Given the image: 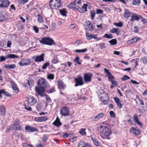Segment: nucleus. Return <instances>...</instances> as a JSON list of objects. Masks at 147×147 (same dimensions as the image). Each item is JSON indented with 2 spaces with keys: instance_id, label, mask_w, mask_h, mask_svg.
<instances>
[{
  "instance_id": "nucleus-22",
  "label": "nucleus",
  "mask_w": 147,
  "mask_h": 147,
  "mask_svg": "<svg viewBox=\"0 0 147 147\" xmlns=\"http://www.w3.org/2000/svg\"><path fill=\"white\" fill-rule=\"evenodd\" d=\"M130 131L134 134L138 135L140 134V132L138 130L136 129L134 127H132L130 129Z\"/></svg>"
},
{
  "instance_id": "nucleus-33",
  "label": "nucleus",
  "mask_w": 147,
  "mask_h": 147,
  "mask_svg": "<svg viewBox=\"0 0 147 147\" xmlns=\"http://www.w3.org/2000/svg\"><path fill=\"white\" fill-rule=\"evenodd\" d=\"M140 61L142 62L143 63L147 65V57H144L140 59Z\"/></svg>"
},
{
  "instance_id": "nucleus-13",
  "label": "nucleus",
  "mask_w": 147,
  "mask_h": 147,
  "mask_svg": "<svg viewBox=\"0 0 147 147\" xmlns=\"http://www.w3.org/2000/svg\"><path fill=\"white\" fill-rule=\"evenodd\" d=\"M25 130L27 132H30L38 131V129L36 128L28 125H26L25 127Z\"/></svg>"
},
{
  "instance_id": "nucleus-45",
  "label": "nucleus",
  "mask_w": 147,
  "mask_h": 147,
  "mask_svg": "<svg viewBox=\"0 0 147 147\" xmlns=\"http://www.w3.org/2000/svg\"><path fill=\"white\" fill-rule=\"evenodd\" d=\"M130 77L127 75H124L123 77L121 78V79L123 81H125L128 79H130Z\"/></svg>"
},
{
  "instance_id": "nucleus-8",
  "label": "nucleus",
  "mask_w": 147,
  "mask_h": 147,
  "mask_svg": "<svg viewBox=\"0 0 147 147\" xmlns=\"http://www.w3.org/2000/svg\"><path fill=\"white\" fill-rule=\"evenodd\" d=\"M92 76V74L90 73H89L85 74L84 76V81L85 82H90L91 81Z\"/></svg>"
},
{
  "instance_id": "nucleus-9",
  "label": "nucleus",
  "mask_w": 147,
  "mask_h": 147,
  "mask_svg": "<svg viewBox=\"0 0 147 147\" xmlns=\"http://www.w3.org/2000/svg\"><path fill=\"white\" fill-rule=\"evenodd\" d=\"M31 63V60L28 59H22L21 61L19 63V65L23 66L30 64Z\"/></svg>"
},
{
  "instance_id": "nucleus-62",
  "label": "nucleus",
  "mask_w": 147,
  "mask_h": 147,
  "mask_svg": "<svg viewBox=\"0 0 147 147\" xmlns=\"http://www.w3.org/2000/svg\"><path fill=\"white\" fill-rule=\"evenodd\" d=\"M96 12L97 14H101L102 13L103 11L100 9H96Z\"/></svg>"
},
{
  "instance_id": "nucleus-50",
  "label": "nucleus",
  "mask_w": 147,
  "mask_h": 147,
  "mask_svg": "<svg viewBox=\"0 0 147 147\" xmlns=\"http://www.w3.org/2000/svg\"><path fill=\"white\" fill-rule=\"evenodd\" d=\"M51 26L52 27V31H54L57 29L56 24L55 23L52 22L51 24Z\"/></svg>"
},
{
  "instance_id": "nucleus-43",
  "label": "nucleus",
  "mask_w": 147,
  "mask_h": 147,
  "mask_svg": "<svg viewBox=\"0 0 147 147\" xmlns=\"http://www.w3.org/2000/svg\"><path fill=\"white\" fill-rule=\"evenodd\" d=\"M82 42V41L81 40H76L74 43V45L76 44V46H79Z\"/></svg>"
},
{
  "instance_id": "nucleus-10",
  "label": "nucleus",
  "mask_w": 147,
  "mask_h": 147,
  "mask_svg": "<svg viewBox=\"0 0 147 147\" xmlns=\"http://www.w3.org/2000/svg\"><path fill=\"white\" fill-rule=\"evenodd\" d=\"M28 104L30 106L33 105L37 102L36 99L33 96H30L28 98Z\"/></svg>"
},
{
  "instance_id": "nucleus-54",
  "label": "nucleus",
  "mask_w": 147,
  "mask_h": 147,
  "mask_svg": "<svg viewBox=\"0 0 147 147\" xmlns=\"http://www.w3.org/2000/svg\"><path fill=\"white\" fill-rule=\"evenodd\" d=\"M48 79L51 80H53L54 78V75L53 74H50L47 76Z\"/></svg>"
},
{
  "instance_id": "nucleus-26",
  "label": "nucleus",
  "mask_w": 147,
  "mask_h": 147,
  "mask_svg": "<svg viewBox=\"0 0 147 147\" xmlns=\"http://www.w3.org/2000/svg\"><path fill=\"white\" fill-rule=\"evenodd\" d=\"M124 10V16L126 18H127L130 16V13L129 11L126 9H125Z\"/></svg>"
},
{
  "instance_id": "nucleus-63",
  "label": "nucleus",
  "mask_w": 147,
  "mask_h": 147,
  "mask_svg": "<svg viewBox=\"0 0 147 147\" xmlns=\"http://www.w3.org/2000/svg\"><path fill=\"white\" fill-rule=\"evenodd\" d=\"M133 31L134 32L136 33H138V27L134 26L133 29Z\"/></svg>"
},
{
  "instance_id": "nucleus-44",
  "label": "nucleus",
  "mask_w": 147,
  "mask_h": 147,
  "mask_svg": "<svg viewBox=\"0 0 147 147\" xmlns=\"http://www.w3.org/2000/svg\"><path fill=\"white\" fill-rule=\"evenodd\" d=\"M79 58L78 57H76L75 58V59L74 60V62H76L79 65H81V62H80L79 61Z\"/></svg>"
},
{
  "instance_id": "nucleus-40",
  "label": "nucleus",
  "mask_w": 147,
  "mask_h": 147,
  "mask_svg": "<svg viewBox=\"0 0 147 147\" xmlns=\"http://www.w3.org/2000/svg\"><path fill=\"white\" fill-rule=\"evenodd\" d=\"M118 30L119 29L117 28H113L110 30V32L112 33H117Z\"/></svg>"
},
{
  "instance_id": "nucleus-14",
  "label": "nucleus",
  "mask_w": 147,
  "mask_h": 147,
  "mask_svg": "<svg viewBox=\"0 0 147 147\" xmlns=\"http://www.w3.org/2000/svg\"><path fill=\"white\" fill-rule=\"evenodd\" d=\"M34 83L33 80H32L30 79L29 80H27L26 83H24L23 85L26 87H31L33 86Z\"/></svg>"
},
{
  "instance_id": "nucleus-34",
  "label": "nucleus",
  "mask_w": 147,
  "mask_h": 147,
  "mask_svg": "<svg viewBox=\"0 0 147 147\" xmlns=\"http://www.w3.org/2000/svg\"><path fill=\"white\" fill-rule=\"evenodd\" d=\"M111 45H114L117 44V40L116 39H112L108 42Z\"/></svg>"
},
{
  "instance_id": "nucleus-12",
  "label": "nucleus",
  "mask_w": 147,
  "mask_h": 147,
  "mask_svg": "<svg viewBox=\"0 0 147 147\" xmlns=\"http://www.w3.org/2000/svg\"><path fill=\"white\" fill-rule=\"evenodd\" d=\"M141 18H142V17L141 16L139 15H138L136 14H134L131 16L130 21L132 22H133L135 20L138 21Z\"/></svg>"
},
{
  "instance_id": "nucleus-58",
  "label": "nucleus",
  "mask_w": 147,
  "mask_h": 147,
  "mask_svg": "<svg viewBox=\"0 0 147 147\" xmlns=\"http://www.w3.org/2000/svg\"><path fill=\"white\" fill-rule=\"evenodd\" d=\"M109 113L110 116L112 117H115V114L113 111H110L109 112Z\"/></svg>"
},
{
  "instance_id": "nucleus-64",
  "label": "nucleus",
  "mask_w": 147,
  "mask_h": 147,
  "mask_svg": "<svg viewBox=\"0 0 147 147\" xmlns=\"http://www.w3.org/2000/svg\"><path fill=\"white\" fill-rule=\"evenodd\" d=\"M12 89L16 93H18V89L16 87H13Z\"/></svg>"
},
{
  "instance_id": "nucleus-24",
  "label": "nucleus",
  "mask_w": 147,
  "mask_h": 147,
  "mask_svg": "<svg viewBox=\"0 0 147 147\" xmlns=\"http://www.w3.org/2000/svg\"><path fill=\"white\" fill-rule=\"evenodd\" d=\"M105 115V114L103 113H98L97 114L96 116L94 117V119L95 121H98V119L104 117Z\"/></svg>"
},
{
  "instance_id": "nucleus-36",
  "label": "nucleus",
  "mask_w": 147,
  "mask_h": 147,
  "mask_svg": "<svg viewBox=\"0 0 147 147\" xmlns=\"http://www.w3.org/2000/svg\"><path fill=\"white\" fill-rule=\"evenodd\" d=\"M19 31H22L24 29V28L23 24H18L17 25Z\"/></svg>"
},
{
  "instance_id": "nucleus-51",
  "label": "nucleus",
  "mask_w": 147,
  "mask_h": 147,
  "mask_svg": "<svg viewBox=\"0 0 147 147\" xmlns=\"http://www.w3.org/2000/svg\"><path fill=\"white\" fill-rule=\"evenodd\" d=\"M76 7H77L76 8V10H77L80 13L84 12V11L82 8L79 7L78 6Z\"/></svg>"
},
{
  "instance_id": "nucleus-29",
  "label": "nucleus",
  "mask_w": 147,
  "mask_h": 147,
  "mask_svg": "<svg viewBox=\"0 0 147 147\" xmlns=\"http://www.w3.org/2000/svg\"><path fill=\"white\" fill-rule=\"evenodd\" d=\"M86 130V129L81 128L79 132L81 135L85 136L86 135V133L85 131Z\"/></svg>"
},
{
  "instance_id": "nucleus-1",
  "label": "nucleus",
  "mask_w": 147,
  "mask_h": 147,
  "mask_svg": "<svg viewBox=\"0 0 147 147\" xmlns=\"http://www.w3.org/2000/svg\"><path fill=\"white\" fill-rule=\"evenodd\" d=\"M38 86L35 87L36 92L40 96H44L45 90L48 85L47 81L43 78H41L38 80Z\"/></svg>"
},
{
  "instance_id": "nucleus-17",
  "label": "nucleus",
  "mask_w": 147,
  "mask_h": 147,
  "mask_svg": "<svg viewBox=\"0 0 147 147\" xmlns=\"http://www.w3.org/2000/svg\"><path fill=\"white\" fill-rule=\"evenodd\" d=\"M114 99L117 107L119 108H121L123 105L120 103L119 99L117 97H114Z\"/></svg>"
},
{
  "instance_id": "nucleus-46",
  "label": "nucleus",
  "mask_w": 147,
  "mask_h": 147,
  "mask_svg": "<svg viewBox=\"0 0 147 147\" xmlns=\"http://www.w3.org/2000/svg\"><path fill=\"white\" fill-rule=\"evenodd\" d=\"M114 24L116 25L117 26L121 27L123 25V24L122 22H120L118 23H115Z\"/></svg>"
},
{
  "instance_id": "nucleus-30",
  "label": "nucleus",
  "mask_w": 147,
  "mask_h": 147,
  "mask_svg": "<svg viewBox=\"0 0 147 147\" xmlns=\"http://www.w3.org/2000/svg\"><path fill=\"white\" fill-rule=\"evenodd\" d=\"M5 68L9 69H13L15 68L16 66L15 64H11L10 65H7L4 66Z\"/></svg>"
},
{
  "instance_id": "nucleus-28",
  "label": "nucleus",
  "mask_w": 147,
  "mask_h": 147,
  "mask_svg": "<svg viewBox=\"0 0 147 147\" xmlns=\"http://www.w3.org/2000/svg\"><path fill=\"white\" fill-rule=\"evenodd\" d=\"M19 57L13 54H8L6 56V58L9 59L18 58Z\"/></svg>"
},
{
  "instance_id": "nucleus-59",
  "label": "nucleus",
  "mask_w": 147,
  "mask_h": 147,
  "mask_svg": "<svg viewBox=\"0 0 147 147\" xmlns=\"http://www.w3.org/2000/svg\"><path fill=\"white\" fill-rule=\"evenodd\" d=\"M88 5L86 4H84L83 5L82 7V8L84 9V10L85 11H87V6Z\"/></svg>"
},
{
  "instance_id": "nucleus-11",
  "label": "nucleus",
  "mask_w": 147,
  "mask_h": 147,
  "mask_svg": "<svg viewBox=\"0 0 147 147\" xmlns=\"http://www.w3.org/2000/svg\"><path fill=\"white\" fill-rule=\"evenodd\" d=\"M86 23L87 26L86 30H87V31H91L94 30L93 24L90 21L86 22Z\"/></svg>"
},
{
  "instance_id": "nucleus-55",
  "label": "nucleus",
  "mask_w": 147,
  "mask_h": 147,
  "mask_svg": "<svg viewBox=\"0 0 147 147\" xmlns=\"http://www.w3.org/2000/svg\"><path fill=\"white\" fill-rule=\"evenodd\" d=\"M41 122L47 121L48 118L46 116H42L40 117Z\"/></svg>"
},
{
  "instance_id": "nucleus-35",
  "label": "nucleus",
  "mask_w": 147,
  "mask_h": 147,
  "mask_svg": "<svg viewBox=\"0 0 147 147\" xmlns=\"http://www.w3.org/2000/svg\"><path fill=\"white\" fill-rule=\"evenodd\" d=\"M13 125H14V126H17L15 128V130H22L20 124L14 123V124H13Z\"/></svg>"
},
{
  "instance_id": "nucleus-2",
  "label": "nucleus",
  "mask_w": 147,
  "mask_h": 147,
  "mask_svg": "<svg viewBox=\"0 0 147 147\" xmlns=\"http://www.w3.org/2000/svg\"><path fill=\"white\" fill-rule=\"evenodd\" d=\"M100 136L103 139H110V136L112 134L111 129L105 126L100 125L98 127Z\"/></svg>"
},
{
  "instance_id": "nucleus-56",
  "label": "nucleus",
  "mask_w": 147,
  "mask_h": 147,
  "mask_svg": "<svg viewBox=\"0 0 147 147\" xmlns=\"http://www.w3.org/2000/svg\"><path fill=\"white\" fill-rule=\"evenodd\" d=\"M49 65V64L48 63H46L44 64L42 66V68L43 69H45Z\"/></svg>"
},
{
  "instance_id": "nucleus-41",
  "label": "nucleus",
  "mask_w": 147,
  "mask_h": 147,
  "mask_svg": "<svg viewBox=\"0 0 147 147\" xmlns=\"http://www.w3.org/2000/svg\"><path fill=\"white\" fill-rule=\"evenodd\" d=\"M6 20V17L3 15H1L0 16V22L5 21Z\"/></svg>"
},
{
  "instance_id": "nucleus-19",
  "label": "nucleus",
  "mask_w": 147,
  "mask_h": 147,
  "mask_svg": "<svg viewBox=\"0 0 147 147\" xmlns=\"http://www.w3.org/2000/svg\"><path fill=\"white\" fill-rule=\"evenodd\" d=\"M10 4L9 2L7 0H2V7H7Z\"/></svg>"
},
{
  "instance_id": "nucleus-7",
  "label": "nucleus",
  "mask_w": 147,
  "mask_h": 147,
  "mask_svg": "<svg viewBox=\"0 0 147 147\" xmlns=\"http://www.w3.org/2000/svg\"><path fill=\"white\" fill-rule=\"evenodd\" d=\"M75 86L76 87L79 86H82L84 84L83 79L81 77H79L75 79Z\"/></svg>"
},
{
  "instance_id": "nucleus-57",
  "label": "nucleus",
  "mask_w": 147,
  "mask_h": 147,
  "mask_svg": "<svg viewBox=\"0 0 147 147\" xmlns=\"http://www.w3.org/2000/svg\"><path fill=\"white\" fill-rule=\"evenodd\" d=\"M28 0H19V3L20 4H24L26 3Z\"/></svg>"
},
{
  "instance_id": "nucleus-3",
  "label": "nucleus",
  "mask_w": 147,
  "mask_h": 147,
  "mask_svg": "<svg viewBox=\"0 0 147 147\" xmlns=\"http://www.w3.org/2000/svg\"><path fill=\"white\" fill-rule=\"evenodd\" d=\"M40 43L42 44L52 46L53 44L55 45V43L54 40L51 38L49 37H44L39 40Z\"/></svg>"
},
{
  "instance_id": "nucleus-4",
  "label": "nucleus",
  "mask_w": 147,
  "mask_h": 147,
  "mask_svg": "<svg viewBox=\"0 0 147 147\" xmlns=\"http://www.w3.org/2000/svg\"><path fill=\"white\" fill-rule=\"evenodd\" d=\"M50 6L51 8L58 9L61 6L60 0H51L50 1Z\"/></svg>"
},
{
  "instance_id": "nucleus-16",
  "label": "nucleus",
  "mask_w": 147,
  "mask_h": 147,
  "mask_svg": "<svg viewBox=\"0 0 147 147\" xmlns=\"http://www.w3.org/2000/svg\"><path fill=\"white\" fill-rule=\"evenodd\" d=\"M44 56V54L42 53L40 55L36 56L35 59V61L36 62H38L43 61Z\"/></svg>"
},
{
  "instance_id": "nucleus-5",
  "label": "nucleus",
  "mask_w": 147,
  "mask_h": 147,
  "mask_svg": "<svg viewBox=\"0 0 147 147\" xmlns=\"http://www.w3.org/2000/svg\"><path fill=\"white\" fill-rule=\"evenodd\" d=\"M102 91V96L100 97L101 98L100 100H102V103L104 105H107L109 103V97L108 95L103 90Z\"/></svg>"
},
{
  "instance_id": "nucleus-23",
  "label": "nucleus",
  "mask_w": 147,
  "mask_h": 147,
  "mask_svg": "<svg viewBox=\"0 0 147 147\" xmlns=\"http://www.w3.org/2000/svg\"><path fill=\"white\" fill-rule=\"evenodd\" d=\"M59 11L60 14L63 16L66 17L67 13V10L65 8H63L59 10Z\"/></svg>"
},
{
  "instance_id": "nucleus-48",
  "label": "nucleus",
  "mask_w": 147,
  "mask_h": 147,
  "mask_svg": "<svg viewBox=\"0 0 147 147\" xmlns=\"http://www.w3.org/2000/svg\"><path fill=\"white\" fill-rule=\"evenodd\" d=\"M109 80L111 82L115 80V78L114 76L111 74L109 75Z\"/></svg>"
},
{
  "instance_id": "nucleus-49",
  "label": "nucleus",
  "mask_w": 147,
  "mask_h": 147,
  "mask_svg": "<svg viewBox=\"0 0 147 147\" xmlns=\"http://www.w3.org/2000/svg\"><path fill=\"white\" fill-rule=\"evenodd\" d=\"M133 117L134 119V120L135 123H136V122L139 121L138 118V115H137L136 114L134 115Z\"/></svg>"
},
{
  "instance_id": "nucleus-32",
  "label": "nucleus",
  "mask_w": 147,
  "mask_h": 147,
  "mask_svg": "<svg viewBox=\"0 0 147 147\" xmlns=\"http://www.w3.org/2000/svg\"><path fill=\"white\" fill-rule=\"evenodd\" d=\"M140 0H133L132 3V4L133 5L137 6L140 5Z\"/></svg>"
},
{
  "instance_id": "nucleus-61",
  "label": "nucleus",
  "mask_w": 147,
  "mask_h": 147,
  "mask_svg": "<svg viewBox=\"0 0 147 147\" xmlns=\"http://www.w3.org/2000/svg\"><path fill=\"white\" fill-rule=\"evenodd\" d=\"M7 58H6V56L5 57H3V56H1L0 57V61L1 62L3 61H5L6 59Z\"/></svg>"
},
{
  "instance_id": "nucleus-18",
  "label": "nucleus",
  "mask_w": 147,
  "mask_h": 147,
  "mask_svg": "<svg viewBox=\"0 0 147 147\" xmlns=\"http://www.w3.org/2000/svg\"><path fill=\"white\" fill-rule=\"evenodd\" d=\"M140 39L139 38L134 37L128 40L127 42L130 44H132L137 42Z\"/></svg>"
},
{
  "instance_id": "nucleus-53",
  "label": "nucleus",
  "mask_w": 147,
  "mask_h": 147,
  "mask_svg": "<svg viewBox=\"0 0 147 147\" xmlns=\"http://www.w3.org/2000/svg\"><path fill=\"white\" fill-rule=\"evenodd\" d=\"M99 46L100 49H104L105 48V44L104 43H101L99 44Z\"/></svg>"
},
{
  "instance_id": "nucleus-38",
  "label": "nucleus",
  "mask_w": 147,
  "mask_h": 147,
  "mask_svg": "<svg viewBox=\"0 0 147 147\" xmlns=\"http://www.w3.org/2000/svg\"><path fill=\"white\" fill-rule=\"evenodd\" d=\"M87 51V49L85 48L83 49H77L75 50V51L76 53H85Z\"/></svg>"
},
{
  "instance_id": "nucleus-37",
  "label": "nucleus",
  "mask_w": 147,
  "mask_h": 147,
  "mask_svg": "<svg viewBox=\"0 0 147 147\" xmlns=\"http://www.w3.org/2000/svg\"><path fill=\"white\" fill-rule=\"evenodd\" d=\"M103 38H113L112 35L111 34H105L103 36Z\"/></svg>"
},
{
  "instance_id": "nucleus-47",
  "label": "nucleus",
  "mask_w": 147,
  "mask_h": 147,
  "mask_svg": "<svg viewBox=\"0 0 147 147\" xmlns=\"http://www.w3.org/2000/svg\"><path fill=\"white\" fill-rule=\"evenodd\" d=\"M86 36L87 37V39L89 40L92 39V34H90L88 32H86Z\"/></svg>"
},
{
  "instance_id": "nucleus-6",
  "label": "nucleus",
  "mask_w": 147,
  "mask_h": 147,
  "mask_svg": "<svg viewBox=\"0 0 147 147\" xmlns=\"http://www.w3.org/2000/svg\"><path fill=\"white\" fill-rule=\"evenodd\" d=\"M69 110L68 108L66 107H64L60 109L61 114L63 116H65L69 115Z\"/></svg>"
},
{
  "instance_id": "nucleus-27",
  "label": "nucleus",
  "mask_w": 147,
  "mask_h": 147,
  "mask_svg": "<svg viewBox=\"0 0 147 147\" xmlns=\"http://www.w3.org/2000/svg\"><path fill=\"white\" fill-rule=\"evenodd\" d=\"M91 139L95 146H98L100 145V142L96 138L94 137H92Z\"/></svg>"
},
{
  "instance_id": "nucleus-31",
  "label": "nucleus",
  "mask_w": 147,
  "mask_h": 147,
  "mask_svg": "<svg viewBox=\"0 0 147 147\" xmlns=\"http://www.w3.org/2000/svg\"><path fill=\"white\" fill-rule=\"evenodd\" d=\"M59 86L62 88L63 89H64L65 88L66 86L65 84L63 83L62 81L61 80H59L58 83Z\"/></svg>"
},
{
  "instance_id": "nucleus-21",
  "label": "nucleus",
  "mask_w": 147,
  "mask_h": 147,
  "mask_svg": "<svg viewBox=\"0 0 147 147\" xmlns=\"http://www.w3.org/2000/svg\"><path fill=\"white\" fill-rule=\"evenodd\" d=\"M6 109L4 106L2 105L0 106V112L1 115L4 116L6 113Z\"/></svg>"
},
{
  "instance_id": "nucleus-60",
  "label": "nucleus",
  "mask_w": 147,
  "mask_h": 147,
  "mask_svg": "<svg viewBox=\"0 0 147 147\" xmlns=\"http://www.w3.org/2000/svg\"><path fill=\"white\" fill-rule=\"evenodd\" d=\"M46 96V100H47L48 102L50 103L51 102V98L49 97L47 95L44 94V96Z\"/></svg>"
},
{
  "instance_id": "nucleus-20",
  "label": "nucleus",
  "mask_w": 147,
  "mask_h": 147,
  "mask_svg": "<svg viewBox=\"0 0 147 147\" xmlns=\"http://www.w3.org/2000/svg\"><path fill=\"white\" fill-rule=\"evenodd\" d=\"M90 144L84 142H80L78 143V147H90Z\"/></svg>"
},
{
  "instance_id": "nucleus-42",
  "label": "nucleus",
  "mask_w": 147,
  "mask_h": 147,
  "mask_svg": "<svg viewBox=\"0 0 147 147\" xmlns=\"http://www.w3.org/2000/svg\"><path fill=\"white\" fill-rule=\"evenodd\" d=\"M38 22L40 23L42 22L43 21L42 17L39 14H38Z\"/></svg>"
},
{
  "instance_id": "nucleus-25",
  "label": "nucleus",
  "mask_w": 147,
  "mask_h": 147,
  "mask_svg": "<svg viewBox=\"0 0 147 147\" xmlns=\"http://www.w3.org/2000/svg\"><path fill=\"white\" fill-rule=\"evenodd\" d=\"M53 124L57 127H58L61 125V123L58 117L56 120L53 122Z\"/></svg>"
},
{
  "instance_id": "nucleus-15",
  "label": "nucleus",
  "mask_w": 147,
  "mask_h": 147,
  "mask_svg": "<svg viewBox=\"0 0 147 147\" xmlns=\"http://www.w3.org/2000/svg\"><path fill=\"white\" fill-rule=\"evenodd\" d=\"M76 1L75 0L73 2L70 3L68 6V7L74 10H76L77 5H76Z\"/></svg>"
},
{
  "instance_id": "nucleus-39",
  "label": "nucleus",
  "mask_w": 147,
  "mask_h": 147,
  "mask_svg": "<svg viewBox=\"0 0 147 147\" xmlns=\"http://www.w3.org/2000/svg\"><path fill=\"white\" fill-rule=\"evenodd\" d=\"M42 105L41 103H38L37 104L36 106V108L37 109V110L38 111H40L42 109Z\"/></svg>"
},
{
  "instance_id": "nucleus-52",
  "label": "nucleus",
  "mask_w": 147,
  "mask_h": 147,
  "mask_svg": "<svg viewBox=\"0 0 147 147\" xmlns=\"http://www.w3.org/2000/svg\"><path fill=\"white\" fill-rule=\"evenodd\" d=\"M3 94L7 96L8 97H11V95L7 92L5 91V89H4V92H3Z\"/></svg>"
}]
</instances>
